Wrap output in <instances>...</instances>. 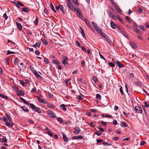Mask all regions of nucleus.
I'll return each mask as SVG.
<instances>
[{
    "mask_svg": "<svg viewBox=\"0 0 149 149\" xmlns=\"http://www.w3.org/2000/svg\"><path fill=\"white\" fill-rule=\"evenodd\" d=\"M67 3L68 6L69 7L70 10L73 11H77V8H78L77 7L75 6V7H74L72 6L69 0H68V1H67Z\"/></svg>",
    "mask_w": 149,
    "mask_h": 149,
    "instance_id": "1",
    "label": "nucleus"
},
{
    "mask_svg": "<svg viewBox=\"0 0 149 149\" xmlns=\"http://www.w3.org/2000/svg\"><path fill=\"white\" fill-rule=\"evenodd\" d=\"M30 106L33 109H34L38 113H41L42 111L39 108L36 107L34 105L31 103L30 104Z\"/></svg>",
    "mask_w": 149,
    "mask_h": 149,
    "instance_id": "2",
    "label": "nucleus"
},
{
    "mask_svg": "<svg viewBox=\"0 0 149 149\" xmlns=\"http://www.w3.org/2000/svg\"><path fill=\"white\" fill-rule=\"evenodd\" d=\"M92 24L95 28V29L97 31L98 33H101V29L94 22H92Z\"/></svg>",
    "mask_w": 149,
    "mask_h": 149,
    "instance_id": "3",
    "label": "nucleus"
},
{
    "mask_svg": "<svg viewBox=\"0 0 149 149\" xmlns=\"http://www.w3.org/2000/svg\"><path fill=\"white\" fill-rule=\"evenodd\" d=\"M77 8L76 12L77 13V16L81 19L83 20V17L82 16L81 13V10L78 8Z\"/></svg>",
    "mask_w": 149,
    "mask_h": 149,
    "instance_id": "4",
    "label": "nucleus"
},
{
    "mask_svg": "<svg viewBox=\"0 0 149 149\" xmlns=\"http://www.w3.org/2000/svg\"><path fill=\"white\" fill-rule=\"evenodd\" d=\"M47 113L49 116L52 118H55L56 117V116L55 113L49 110L48 111Z\"/></svg>",
    "mask_w": 149,
    "mask_h": 149,
    "instance_id": "5",
    "label": "nucleus"
},
{
    "mask_svg": "<svg viewBox=\"0 0 149 149\" xmlns=\"http://www.w3.org/2000/svg\"><path fill=\"white\" fill-rule=\"evenodd\" d=\"M80 131V128L78 126H76L74 128L73 132L75 134H77L79 133Z\"/></svg>",
    "mask_w": 149,
    "mask_h": 149,
    "instance_id": "6",
    "label": "nucleus"
},
{
    "mask_svg": "<svg viewBox=\"0 0 149 149\" xmlns=\"http://www.w3.org/2000/svg\"><path fill=\"white\" fill-rule=\"evenodd\" d=\"M134 110L137 113H142V110L141 107L136 106L134 108Z\"/></svg>",
    "mask_w": 149,
    "mask_h": 149,
    "instance_id": "7",
    "label": "nucleus"
},
{
    "mask_svg": "<svg viewBox=\"0 0 149 149\" xmlns=\"http://www.w3.org/2000/svg\"><path fill=\"white\" fill-rule=\"evenodd\" d=\"M110 24L111 28L113 29H115L117 25V24L114 23L112 20H111L110 21Z\"/></svg>",
    "mask_w": 149,
    "mask_h": 149,
    "instance_id": "8",
    "label": "nucleus"
},
{
    "mask_svg": "<svg viewBox=\"0 0 149 149\" xmlns=\"http://www.w3.org/2000/svg\"><path fill=\"white\" fill-rule=\"evenodd\" d=\"M83 138V137L81 135H79L77 136H74V137L72 138V139H80Z\"/></svg>",
    "mask_w": 149,
    "mask_h": 149,
    "instance_id": "9",
    "label": "nucleus"
},
{
    "mask_svg": "<svg viewBox=\"0 0 149 149\" xmlns=\"http://www.w3.org/2000/svg\"><path fill=\"white\" fill-rule=\"evenodd\" d=\"M116 63L119 68H122L124 67V65L118 61H116Z\"/></svg>",
    "mask_w": 149,
    "mask_h": 149,
    "instance_id": "10",
    "label": "nucleus"
},
{
    "mask_svg": "<svg viewBox=\"0 0 149 149\" xmlns=\"http://www.w3.org/2000/svg\"><path fill=\"white\" fill-rule=\"evenodd\" d=\"M108 15L110 17L114 19H116L115 18L116 17H115V15L112 12H109L108 13Z\"/></svg>",
    "mask_w": 149,
    "mask_h": 149,
    "instance_id": "11",
    "label": "nucleus"
},
{
    "mask_svg": "<svg viewBox=\"0 0 149 149\" xmlns=\"http://www.w3.org/2000/svg\"><path fill=\"white\" fill-rule=\"evenodd\" d=\"M18 92H17V94L19 96H21L23 95L24 94V92L23 91L20 90L19 91H17Z\"/></svg>",
    "mask_w": 149,
    "mask_h": 149,
    "instance_id": "12",
    "label": "nucleus"
},
{
    "mask_svg": "<svg viewBox=\"0 0 149 149\" xmlns=\"http://www.w3.org/2000/svg\"><path fill=\"white\" fill-rule=\"evenodd\" d=\"M63 139L65 142H67L68 141V138L65 134L63 133Z\"/></svg>",
    "mask_w": 149,
    "mask_h": 149,
    "instance_id": "13",
    "label": "nucleus"
},
{
    "mask_svg": "<svg viewBox=\"0 0 149 149\" xmlns=\"http://www.w3.org/2000/svg\"><path fill=\"white\" fill-rule=\"evenodd\" d=\"M99 33L104 38L105 40H106L108 37L107 36V35H106L105 33H103L102 31H101V33Z\"/></svg>",
    "mask_w": 149,
    "mask_h": 149,
    "instance_id": "14",
    "label": "nucleus"
},
{
    "mask_svg": "<svg viewBox=\"0 0 149 149\" xmlns=\"http://www.w3.org/2000/svg\"><path fill=\"white\" fill-rule=\"evenodd\" d=\"M116 19H118L119 21L122 23V24H124V21H123L122 19L121 18V17L119 16V15L116 16Z\"/></svg>",
    "mask_w": 149,
    "mask_h": 149,
    "instance_id": "15",
    "label": "nucleus"
},
{
    "mask_svg": "<svg viewBox=\"0 0 149 149\" xmlns=\"http://www.w3.org/2000/svg\"><path fill=\"white\" fill-rule=\"evenodd\" d=\"M130 44L131 46L133 48L136 49L137 47L136 45L134 42H130Z\"/></svg>",
    "mask_w": 149,
    "mask_h": 149,
    "instance_id": "16",
    "label": "nucleus"
},
{
    "mask_svg": "<svg viewBox=\"0 0 149 149\" xmlns=\"http://www.w3.org/2000/svg\"><path fill=\"white\" fill-rule=\"evenodd\" d=\"M17 26L19 29V30L20 31H21V30L22 28V26L20 23H18L17 22H16Z\"/></svg>",
    "mask_w": 149,
    "mask_h": 149,
    "instance_id": "17",
    "label": "nucleus"
},
{
    "mask_svg": "<svg viewBox=\"0 0 149 149\" xmlns=\"http://www.w3.org/2000/svg\"><path fill=\"white\" fill-rule=\"evenodd\" d=\"M115 9H116V10L117 11V12L119 13V14H122V13H121V11H122V10H121L119 8L118 6H116V7H115Z\"/></svg>",
    "mask_w": 149,
    "mask_h": 149,
    "instance_id": "18",
    "label": "nucleus"
},
{
    "mask_svg": "<svg viewBox=\"0 0 149 149\" xmlns=\"http://www.w3.org/2000/svg\"><path fill=\"white\" fill-rule=\"evenodd\" d=\"M6 125L7 126L10 127H12L14 125V124L12 123V122H10V123L6 121Z\"/></svg>",
    "mask_w": 149,
    "mask_h": 149,
    "instance_id": "19",
    "label": "nucleus"
},
{
    "mask_svg": "<svg viewBox=\"0 0 149 149\" xmlns=\"http://www.w3.org/2000/svg\"><path fill=\"white\" fill-rule=\"evenodd\" d=\"M125 18L128 22L131 23H132L133 20L132 19H130L128 16H126Z\"/></svg>",
    "mask_w": 149,
    "mask_h": 149,
    "instance_id": "20",
    "label": "nucleus"
},
{
    "mask_svg": "<svg viewBox=\"0 0 149 149\" xmlns=\"http://www.w3.org/2000/svg\"><path fill=\"white\" fill-rule=\"evenodd\" d=\"M34 74L36 76L37 78L38 79H42V77L38 74L37 72H35Z\"/></svg>",
    "mask_w": 149,
    "mask_h": 149,
    "instance_id": "21",
    "label": "nucleus"
},
{
    "mask_svg": "<svg viewBox=\"0 0 149 149\" xmlns=\"http://www.w3.org/2000/svg\"><path fill=\"white\" fill-rule=\"evenodd\" d=\"M80 29H81V34L82 35V36H83V37L84 38H85L86 37V36H85V35L84 31L83 30L82 28L81 27H80Z\"/></svg>",
    "mask_w": 149,
    "mask_h": 149,
    "instance_id": "22",
    "label": "nucleus"
},
{
    "mask_svg": "<svg viewBox=\"0 0 149 149\" xmlns=\"http://www.w3.org/2000/svg\"><path fill=\"white\" fill-rule=\"evenodd\" d=\"M18 61L19 59L17 58H15L14 59V61H13V63L15 65H18Z\"/></svg>",
    "mask_w": 149,
    "mask_h": 149,
    "instance_id": "23",
    "label": "nucleus"
},
{
    "mask_svg": "<svg viewBox=\"0 0 149 149\" xmlns=\"http://www.w3.org/2000/svg\"><path fill=\"white\" fill-rule=\"evenodd\" d=\"M38 100L40 102L43 103H45V102L44 100H42L40 97H38Z\"/></svg>",
    "mask_w": 149,
    "mask_h": 149,
    "instance_id": "24",
    "label": "nucleus"
},
{
    "mask_svg": "<svg viewBox=\"0 0 149 149\" xmlns=\"http://www.w3.org/2000/svg\"><path fill=\"white\" fill-rule=\"evenodd\" d=\"M59 7H60V9L61 10V11L62 12L63 14H65V12L64 11V10L63 9V6L62 5H59Z\"/></svg>",
    "mask_w": 149,
    "mask_h": 149,
    "instance_id": "25",
    "label": "nucleus"
},
{
    "mask_svg": "<svg viewBox=\"0 0 149 149\" xmlns=\"http://www.w3.org/2000/svg\"><path fill=\"white\" fill-rule=\"evenodd\" d=\"M22 108L24 111L28 112L29 111L28 109L24 106L22 107Z\"/></svg>",
    "mask_w": 149,
    "mask_h": 149,
    "instance_id": "26",
    "label": "nucleus"
},
{
    "mask_svg": "<svg viewBox=\"0 0 149 149\" xmlns=\"http://www.w3.org/2000/svg\"><path fill=\"white\" fill-rule=\"evenodd\" d=\"M41 40L43 43L45 45H47L48 44L46 40L44 38H42L41 39Z\"/></svg>",
    "mask_w": 149,
    "mask_h": 149,
    "instance_id": "27",
    "label": "nucleus"
},
{
    "mask_svg": "<svg viewBox=\"0 0 149 149\" xmlns=\"http://www.w3.org/2000/svg\"><path fill=\"white\" fill-rule=\"evenodd\" d=\"M22 10L24 12H25L26 13H28L29 11V10L26 8H23L22 9Z\"/></svg>",
    "mask_w": 149,
    "mask_h": 149,
    "instance_id": "28",
    "label": "nucleus"
},
{
    "mask_svg": "<svg viewBox=\"0 0 149 149\" xmlns=\"http://www.w3.org/2000/svg\"><path fill=\"white\" fill-rule=\"evenodd\" d=\"M60 107L64 111H66L67 109L65 107V105L64 104H61L60 106Z\"/></svg>",
    "mask_w": 149,
    "mask_h": 149,
    "instance_id": "29",
    "label": "nucleus"
},
{
    "mask_svg": "<svg viewBox=\"0 0 149 149\" xmlns=\"http://www.w3.org/2000/svg\"><path fill=\"white\" fill-rule=\"evenodd\" d=\"M6 115L9 122H12V120L11 117L7 114H6Z\"/></svg>",
    "mask_w": 149,
    "mask_h": 149,
    "instance_id": "30",
    "label": "nucleus"
},
{
    "mask_svg": "<svg viewBox=\"0 0 149 149\" xmlns=\"http://www.w3.org/2000/svg\"><path fill=\"white\" fill-rule=\"evenodd\" d=\"M29 68L34 74L36 72V71L34 69L33 67L32 66H30Z\"/></svg>",
    "mask_w": 149,
    "mask_h": 149,
    "instance_id": "31",
    "label": "nucleus"
},
{
    "mask_svg": "<svg viewBox=\"0 0 149 149\" xmlns=\"http://www.w3.org/2000/svg\"><path fill=\"white\" fill-rule=\"evenodd\" d=\"M134 84L138 86L139 87H141L142 86L141 84L138 81H135Z\"/></svg>",
    "mask_w": 149,
    "mask_h": 149,
    "instance_id": "32",
    "label": "nucleus"
},
{
    "mask_svg": "<svg viewBox=\"0 0 149 149\" xmlns=\"http://www.w3.org/2000/svg\"><path fill=\"white\" fill-rule=\"evenodd\" d=\"M96 98L100 100L101 98V96L99 94H97L96 95Z\"/></svg>",
    "mask_w": 149,
    "mask_h": 149,
    "instance_id": "33",
    "label": "nucleus"
},
{
    "mask_svg": "<svg viewBox=\"0 0 149 149\" xmlns=\"http://www.w3.org/2000/svg\"><path fill=\"white\" fill-rule=\"evenodd\" d=\"M0 97L4 99H7L8 97L3 94L0 93Z\"/></svg>",
    "mask_w": 149,
    "mask_h": 149,
    "instance_id": "34",
    "label": "nucleus"
},
{
    "mask_svg": "<svg viewBox=\"0 0 149 149\" xmlns=\"http://www.w3.org/2000/svg\"><path fill=\"white\" fill-rule=\"evenodd\" d=\"M50 7L56 13V11L54 8V6L52 3H50Z\"/></svg>",
    "mask_w": 149,
    "mask_h": 149,
    "instance_id": "35",
    "label": "nucleus"
},
{
    "mask_svg": "<svg viewBox=\"0 0 149 149\" xmlns=\"http://www.w3.org/2000/svg\"><path fill=\"white\" fill-rule=\"evenodd\" d=\"M106 40L111 45H112V42L109 37Z\"/></svg>",
    "mask_w": 149,
    "mask_h": 149,
    "instance_id": "36",
    "label": "nucleus"
},
{
    "mask_svg": "<svg viewBox=\"0 0 149 149\" xmlns=\"http://www.w3.org/2000/svg\"><path fill=\"white\" fill-rule=\"evenodd\" d=\"M95 134L97 135L98 136H100L102 134L101 132L97 131L95 133Z\"/></svg>",
    "mask_w": 149,
    "mask_h": 149,
    "instance_id": "37",
    "label": "nucleus"
},
{
    "mask_svg": "<svg viewBox=\"0 0 149 149\" xmlns=\"http://www.w3.org/2000/svg\"><path fill=\"white\" fill-rule=\"evenodd\" d=\"M120 32L124 36H125V37H127V34L124 31L122 30L121 31H120Z\"/></svg>",
    "mask_w": 149,
    "mask_h": 149,
    "instance_id": "38",
    "label": "nucleus"
},
{
    "mask_svg": "<svg viewBox=\"0 0 149 149\" xmlns=\"http://www.w3.org/2000/svg\"><path fill=\"white\" fill-rule=\"evenodd\" d=\"M121 125L122 127H127V125L125 122H123L121 124Z\"/></svg>",
    "mask_w": 149,
    "mask_h": 149,
    "instance_id": "39",
    "label": "nucleus"
},
{
    "mask_svg": "<svg viewBox=\"0 0 149 149\" xmlns=\"http://www.w3.org/2000/svg\"><path fill=\"white\" fill-rule=\"evenodd\" d=\"M52 61L54 64H56L58 65L60 63L59 62L56 60H53Z\"/></svg>",
    "mask_w": 149,
    "mask_h": 149,
    "instance_id": "40",
    "label": "nucleus"
},
{
    "mask_svg": "<svg viewBox=\"0 0 149 149\" xmlns=\"http://www.w3.org/2000/svg\"><path fill=\"white\" fill-rule=\"evenodd\" d=\"M93 79L94 82L96 83L97 82V77H96L95 76H94L93 77Z\"/></svg>",
    "mask_w": 149,
    "mask_h": 149,
    "instance_id": "41",
    "label": "nucleus"
},
{
    "mask_svg": "<svg viewBox=\"0 0 149 149\" xmlns=\"http://www.w3.org/2000/svg\"><path fill=\"white\" fill-rule=\"evenodd\" d=\"M67 61H62V63L63 64L65 65L66 66L67 65H68V63L67 62Z\"/></svg>",
    "mask_w": 149,
    "mask_h": 149,
    "instance_id": "42",
    "label": "nucleus"
},
{
    "mask_svg": "<svg viewBox=\"0 0 149 149\" xmlns=\"http://www.w3.org/2000/svg\"><path fill=\"white\" fill-rule=\"evenodd\" d=\"M58 121L60 123H63V120L62 118H57Z\"/></svg>",
    "mask_w": 149,
    "mask_h": 149,
    "instance_id": "43",
    "label": "nucleus"
},
{
    "mask_svg": "<svg viewBox=\"0 0 149 149\" xmlns=\"http://www.w3.org/2000/svg\"><path fill=\"white\" fill-rule=\"evenodd\" d=\"M4 139H2L1 140L2 141V142H3L4 143H6L7 141V140L6 139V138L5 137H3Z\"/></svg>",
    "mask_w": 149,
    "mask_h": 149,
    "instance_id": "44",
    "label": "nucleus"
},
{
    "mask_svg": "<svg viewBox=\"0 0 149 149\" xmlns=\"http://www.w3.org/2000/svg\"><path fill=\"white\" fill-rule=\"evenodd\" d=\"M18 5L19 6H21L23 7L24 6V5L21 3L20 1H18L17 2Z\"/></svg>",
    "mask_w": 149,
    "mask_h": 149,
    "instance_id": "45",
    "label": "nucleus"
},
{
    "mask_svg": "<svg viewBox=\"0 0 149 149\" xmlns=\"http://www.w3.org/2000/svg\"><path fill=\"white\" fill-rule=\"evenodd\" d=\"M136 33H137L140 34V35H141L142 34V32L139 30V29H138L137 30H136V31H135Z\"/></svg>",
    "mask_w": 149,
    "mask_h": 149,
    "instance_id": "46",
    "label": "nucleus"
},
{
    "mask_svg": "<svg viewBox=\"0 0 149 149\" xmlns=\"http://www.w3.org/2000/svg\"><path fill=\"white\" fill-rule=\"evenodd\" d=\"M140 29H142L143 31H145V29L144 27L142 26H139Z\"/></svg>",
    "mask_w": 149,
    "mask_h": 149,
    "instance_id": "47",
    "label": "nucleus"
},
{
    "mask_svg": "<svg viewBox=\"0 0 149 149\" xmlns=\"http://www.w3.org/2000/svg\"><path fill=\"white\" fill-rule=\"evenodd\" d=\"M15 52H11L10 51V50H8L7 51V54H15Z\"/></svg>",
    "mask_w": 149,
    "mask_h": 149,
    "instance_id": "48",
    "label": "nucleus"
},
{
    "mask_svg": "<svg viewBox=\"0 0 149 149\" xmlns=\"http://www.w3.org/2000/svg\"><path fill=\"white\" fill-rule=\"evenodd\" d=\"M102 144L104 146L107 145V146H109L111 145V144H109L107 142H103L102 143Z\"/></svg>",
    "mask_w": 149,
    "mask_h": 149,
    "instance_id": "49",
    "label": "nucleus"
},
{
    "mask_svg": "<svg viewBox=\"0 0 149 149\" xmlns=\"http://www.w3.org/2000/svg\"><path fill=\"white\" fill-rule=\"evenodd\" d=\"M13 88L15 91H17L18 90V87L16 86H13Z\"/></svg>",
    "mask_w": 149,
    "mask_h": 149,
    "instance_id": "50",
    "label": "nucleus"
},
{
    "mask_svg": "<svg viewBox=\"0 0 149 149\" xmlns=\"http://www.w3.org/2000/svg\"><path fill=\"white\" fill-rule=\"evenodd\" d=\"M47 132L48 134L51 136H53V134L50 131H49V130L47 131Z\"/></svg>",
    "mask_w": 149,
    "mask_h": 149,
    "instance_id": "51",
    "label": "nucleus"
},
{
    "mask_svg": "<svg viewBox=\"0 0 149 149\" xmlns=\"http://www.w3.org/2000/svg\"><path fill=\"white\" fill-rule=\"evenodd\" d=\"M73 2L76 5L78 6L79 5V4L77 2V0H72Z\"/></svg>",
    "mask_w": 149,
    "mask_h": 149,
    "instance_id": "52",
    "label": "nucleus"
},
{
    "mask_svg": "<svg viewBox=\"0 0 149 149\" xmlns=\"http://www.w3.org/2000/svg\"><path fill=\"white\" fill-rule=\"evenodd\" d=\"M108 64L109 66H111L112 67H114L115 66V65L112 63H108Z\"/></svg>",
    "mask_w": 149,
    "mask_h": 149,
    "instance_id": "53",
    "label": "nucleus"
},
{
    "mask_svg": "<svg viewBox=\"0 0 149 149\" xmlns=\"http://www.w3.org/2000/svg\"><path fill=\"white\" fill-rule=\"evenodd\" d=\"M13 3L18 8H20V6H19L17 3L16 2L13 1Z\"/></svg>",
    "mask_w": 149,
    "mask_h": 149,
    "instance_id": "54",
    "label": "nucleus"
},
{
    "mask_svg": "<svg viewBox=\"0 0 149 149\" xmlns=\"http://www.w3.org/2000/svg\"><path fill=\"white\" fill-rule=\"evenodd\" d=\"M75 43L79 47H80V44L78 41H77V40L75 42Z\"/></svg>",
    "mask_w": 149,
    "mask_h": 149,
    "instance_id": "55",
    "label": "nucleus"
},
{
    "mask_svg": "<svg viewBox=\"0 0 149 149\" xmlns=\"http://www.w3.org/2000/svg\"><path fill=\"white\" fill-rule=\"evenodd\" d=\"M63 61H67L68 59L65 56H63Z\"/></svg>",
    "mask_w": 149,
    "mask_h": 149,
    "instance_id": "56",
    "label": "nucleus"
},
{
    "mask_svg": "<svg viewBox=\"0 0 149 149\" xmlns=\"http://www.w3.org/2000/svg\"><path fill=\"white\" fill-rule=\"evenodd\" d=\"M44 61L46 64H48L49 63L48 59L46 58H45L44 59Z\"/></svg>",
    "mask_w": 149,
    "mask_h": 149,
    "instance_id": "57",
    "label": "nucleus"
},
{
    "mask_svg": "<svg viewBox=\"0 0 149 149\" xmlns=\"http://www.w3.org/2000/svg\"><path fill=\"white\" fill-rule=\"evenodd\" d=\"M97 128L99 129L101 132H103L104 131V130L101 127H100V126H98V127H97Z\"/></svg>",
    "mask_w": 149,
    "mask_h": 149,
    "instance_id": "58",
    "label": "nucleus"
},
{
    "mask_svg": "<svg viewBox=\"0 0 149 149\" xmlns=\"http://www.w3.org/2000/svg\"><path fill=\"white\" fill-rule=\"evenodd\" d=\"M138 10L139 11V12L140 13H143V10L141 8H138Z\"/></svg>",
    "mask_w": 149,
    "mask_h": 149,
    "instance_id": "59",
    "label": "nucleus"
},
{
    "mask_svg": "<svg viewBox=\"0 0 149 149\" xmlns=\"http://www.w3.org/2000/svg\"><path fill=\"white\" fill-rule=\"evenodd\" d=\"M112 2V5L114 6V7H116V6H117L116 4V3H115L114 1L113 0V2Z\"/></svg>",
    "mask_w": 149,
    "mask_h": 149,
    "instance_id": "60",
    "label": "nucleus"
},
{
    "mask_svg": "<svg viewBox=\"0 0 149 149\" xmlns=\"http://www.w3.org/2000/svg\"><path fill=\"white\" fill-rule=\"evenodd\" d=\"M101 123L102 125L104 126H105L107 125V123L106 122H104L103 121H101Z\"/></svg>",
    "mask_w": 149,
    "mask_h": 149,
    "instance_id": "61",
    "label": "nucleus"
},
{
    "mask_svg": "<svg viewBox=\"0 0 149 149\" xmlns=\"http://www.w3.org/2000/svg\"><path fill=\"white\" fill-rule=\"evenodd\" d=\"M90 110L93 113H95L97 111L95 109H90Z\"/></svg>",
    "mask_w": 149,
    "mask_h": 149,
    "instance_id": "62",
    "label": "nucleus"
},
{
    "mask_svg": "<svg viewBox=\"0 0 149 149\" xmlns=\"http://www.w3.org/2000/svg\"><path fill=\"white\" fill-rule=\"evenodd\" d=\"M38 18L36 17L35 20L34 22V24L36 25L38 24Z\"/></svg>",
    "mask_w": 149,
    "mask_h": 149,
    "instance_id": "63",
    "label": "nucleus"
},
{
    "mask_svg": "<svg viewBox=\"0 0 149 149\" xmlns=\"http://www.w3.org/2000/svg\"><path fill=\"white\" fill-rule=\"evenodd\" d=\"M145 106L146 107H149V104H148L147 102H144Z\"/></svg>",
    "mask_w": 149,
    "mask_h": 149,
    "instance_id": "64",
    "label": "nucleus"
}]
</instances>
